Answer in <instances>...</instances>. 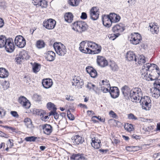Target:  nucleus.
I'll return each mask as SVG.
<instances>
[{
  "label": "nucleus",
  "instance_id": "1",
  "mask_svg": "<svg viewBox=\"0 0 160 160\" xmlns=\"http://www.w3.org/2000/svg\"><path fill=\"white\" fill-rule=\"evenodd\" d=\"M156 67V65L154 64H151L147 63L144 64L142 67V69L141 70V73L142 77L146 80L153 81L157 80L158 79L157 76L149 75L148 72H150L149 69H152V68Z\"/></svg>",
  "mask_w": 160,
  "mask_h": 160
},
{
  "label": "nucleus",
  "instance_id": "2",
  "mask_svg": "<svg viewBox=\"0 0 160 160\" xmlns=\"http://www.w3.org/2000/svg\"><path fill=\"white\" fill-rule=\"evenodd\" d=\"M142 97V93L140 88H135L131 90L130 98L132 102L138 103Z\"/></svg>",
  "mask_w": 160,
  "mask_h": 160
},
{
  "label": "nucleus",
  "instance_id": "3",
  "mask_svg": "<svg viewBox=\"0 0 160 160\" xmlns=\"http://www.w3.org/2000/svg\"><path fill=\"white\" fill-rule=\"evenodd\" d=\"M143 109L149 110L151 108V100L149 97L144 96L142 97L139 101Z\"/></svg>",
  "mask_w": 160,
  "mask_h": 160
},
{
  "label": "nucleus",
  "instance_id": "4",
  "mask_svg": "<svg viewBox=\"0 0 160 160\" xmlns=\"http://www.w3.org/2000/svg\"><path fill=\"white\" fill-rule=\"evenodd\" d=\"M53 47L57 54L59 56H63L67 52L66 47L60 42L54 43Z\"/></svg>",
  "mask_w": 160,
  "mask_h": 160
},
{
  "label": "nucleus",
  "instance_id": "5",
  "mask_svg": "<svg viewBox=\"0 0 160 160\" xmlns=\"http://www.w3.org/2000/svg\"><path fill=\"white\" fill-rule=\"evenodd\" d=\"M73 28L77 31L82 32L85 31L88 28V25L84 21H78L73 23Z\"/></svg>",
  "mask_w": 160,
  "mask_h": 160
},
{
  "label": "nucleus",
  "instance_id": "6",
  "mask_svg": "<svg viewBox=\"0 0 160 160\" xmlns=\"http://www.w3.org/2000/svg\"><path fill=\"white\" fill-rule=\"evenodd\" d=\"M141 40V36L139 33L134 32L131 34V37L130 40L131 43L134 45L138 44Z\"/></svg>",
  "mask_w": 160,
  "mask_h": 160
},
{
  "label": "nucleus",
  "instance_id": "7",
  "mask_svg": "<svg viewBox=\"0 0 160 160\" xmlns=\"http://www.w3.org/2000/svg\"><path fill=\"white\" fill-rule=\"evenodd\" d=\"M56 24V21L51 18L47 20H45L44 21L43 23V26L48 29H53L55 27Z\"/></svg>",
  "mask_w": 160,
  "mask_h": 160
},
{
  "label": "nucleus",
  "instance_id": "8",
  "mask_svg": "<svg viewBox=\"0 0 160 160\" xmlns=\"http://www.w3.org/2000/svg\"><path fill=\"white\" fill-rule=\"evenodd\" d=\"M16 45L19 48H22L26 45L25 39L21 36H18L16 37L15 40Z\"/></svg>",
  "mask_w": 160,
  "mask_h": 160
},
{
  "label": "nucleus",
  "instance_id": "9",
  "mask_svg": "<svg viewBox=\"0 0 160 160\" xmlns=\"http://www.w3.org/2000/svg\"><path fill=\"white\" fill-rule=\"evenodd\" d=\"M98 8L96 7H94L90 10V14L91 18L93 20L97 19L99 16V12Z\"/></svg>",
  "mask_w": 160,
  "mask_h": 160
},
{
  "label": "nucleus",
  "instance_id": "10",
  "mask_svg": "<svg viewBox=\"0 0 160 160\" xmlns=\"http://www.w3.org/2000/svg\"><path fill=\"white\" fill-rule=\"evenodd\" d=\"M29 58V56L28 54V52L25 50H23L20 52L19 56L17 57L16 61L20 63V62L22 61V60L24 59L27 60Z\"/></svg>",
  "mask_w": 160,
  "mask_h": 160
},
{
  "label": "nucleus",
  "instance_id": "11",
  "mask_svg": "<svg viewBox=\"0 0 160 160\" xmlns=\"http://www.w3.org/2000/svg\"><path fill=\"white\" fill-rule=\"evenodd\" d=\"M6 51L8 52H12L14 50V45L12 40L8 39L4 47Z\"/></svg>",
  "mask_w": 160,
  "mask_h": 160
},
{
  "label": "nucleus",
  "instance_id": "12",
  "mask_svg": "<svg viewBox=\"0 0 160 160\" xmlns=\"http://www.w3.org/2000/svg\"><path fill=\"white\" fill-rule=\"evenodd\" d=\"M19 103L25 108H29L30 106V103L28 100L24 96L20 97L18 99Z\"/></svg>",
  "mask_w": 160,
  "mask_h": 160
},
{
  "label": "nucleus",
  "instance_id": "13",
  "mask_svg": "<svg viewBox=\"0 0 160 160\" xmlns=\"http://www.w3.org/2000/svg\"><path fill=\"white\" fill-rule=\"evenodd\" d=\"M79 45V48L81 52L88 54L91 52V50L88 48L87 45V42H86L84 41L80 43Z\"/></svg>",
  "mask_w": 160,
  "mask_h": 160
},
{
  "label": "nucleus",
  "instance_id": "14",
  "mask_svg": "<svg viewBox=\"0 0 160 160\" xmlns=\"http://www.w3.org/2000/svg\"><path fill=\"white\" fill-rule=\"evenodd\" d=\"M97 62L98 65L101 67H104L108 65V62L106 58L103 57L98 56Z\"/></svg>",
  "mask_w": 160,
  "mask_h": 160
},
{
  "label": "nucleus",
  "instance_id": "15",
  "mask_svg": "<svg viewBox=\"0 0 160 160\" xmlns=\"http://www.w3.org/2000/svg\"><path fill=\"white\" fill-rule=\"evenodd\" d=\"M124 29V25L121 23L116 25L112 29L113 32L116 34H118L119 36L120 35V33L123 32Z\"/></svg>",
  "mask_w": 160,
  "mask_h": 160
},
{
  "label": "nucleus",
  "instance_id": "16",
  "mask_svg": "<svg viewBox=\"0 0 160 160\" xmlns=\"http://www.w3.org/2000/svg\"><path fill=\"white\" fill-rule=\"evenodd\" d=\"M109 92L111 97L113 98H117L119 95V90L116 87H113L110 88Z\"/></svg>",
  "mask_w": 160,
  "mask_h": 160
},
{
  "label": "nucleus",
  "instance_id": "17",
  "mask_svg": "<svg viewBox=\"0 0 160 160\" xmlns=\"http://www.w3.org/2000/svg\"><path fill=\"white\" fill-rule=\"evenodd\" d=\"M102 21L103 25L108 28L110 27L112 23L109 15L103 16L102 18Z\"/></svg>",
  "mask_w": 160,
  "mask_h": 160
},
{
  "label": "nucleus",
  "instance_id": "18",
  "mask_svg": "<svg viewBox=\"0 0 160 160\" xmlns=\"http://www.w3.org/2000/svg\"><path fill=\"white\" fill-rule=\"evenodd\" d=\"M83 141V138L81 136L78 135L72 137L71 138V142L74 145L81 144Z\"/></svg>",
  "mask_w": 160,
  "mask_h": 160
},
{
  "label": "nucleus",
  "instance_id": "19",
  "mask_svg": "<svg viewBox=\"0 0 160 160\" xmlns=\"http://www.w3.org/2000/svg\"><path fill=\"white\" fill-rule=\"evenodd\" d=\"M121 91L122 94L126 98L130 97L131 90H130L128 86L125 85L123 87L121 88Z\"/></svg>",
  "mask_w": 160,
  "mask_h": 160
},
{
  "label": "nucleus",
  "instance_id": "20",
  "mask_svg": "<svg viewBox=\"0 0 160 160\" xmlns=\"http://www.w3.org/2000/svg\"><path fill=\"white\" fill-rule=\"evenodd\" d=\"M91 144L92 147L96 149L100 148L102 145L101 140L97 137H94L92 138Z\"/></svg>",
  "mask_w": 160,
  "mask_h": 160
},
{
  "label": "nucleus",
  "instance_id": "21",
  "mask_svg": "<svg viewBox=\"0 0 160 160\" xmlns=\"http://www.w3.org/2000/svg\"><path fill=\"white\" fill-rule=\"evenodd\" d=\"M42 127L44 133L47 135L50 134L52 132V128L50 125L48 124L42 125Z\"/></svg>",
  "mask_w": 160,
  "mask_h": 160
},
{
  "label": "nucleus",
  "instance_id": "22",
  "mask_svg": "<svg viewBox=\"0 0 160 160\" xmlns=\"http://www.w3.org/2000/svg\"><path fill=\"white\" fill-rule=\"evenodd\" d=\"M42 84L44 88L48 89L51 87L53 82L51 79L47 78L42 80Z\"/></svg>",
  "mask_w": 160,
  "mask_h": 160
},
{
  "label": "nucleus",
  "instance_id": "23",
  "mask_svg": "<svg viewBox=\"0 0 160 160\" xmlns=\"http://www.w3.org/2000/svg\"><path fill=\"white\" fill-rule=\"evenodd\" d=\"M32 3L34 5L41 6L42 8H46L47 6V3L44 0H32Z\"/></svg>",
  "mask_w": 160,
  "mask_h": 160
},
{
  "label": "nucleus",
  "instance_id": "24",
  "mask_svg": "<svg viewBox=\"0 0 160 160\" xmlns=\"http://www.w3.org/2000/svg\"><path fill=\"white\" fill-rule=\"evenodd\" d=\"M150 72H148V75L151 76H157V77L160 76V72L159 68L156 65V67L152 68V69H149Z\"/></svg>",
  "mask_w": 160,
  "mask_h": 160
},
{
  "label": "nucleus",
  "instance_id": "25",
  "mask_svg": "<svg viewBox=\"0 0 160 160\" xmlns=\"http://www.w3.org/2000/svg\"><path fill=\"white\" fill-rule=\"evenodd\" d=\"M149 26L150 27V30L152 33L158 34V33L159 29L157 23H153V24L150 23Z\"/></svg>",
  "mask_w": 160,
  "mask_h": 160
},
{
  "label": "nucleus",
  "instance_id": "26",
  "mask_svg": "<svg viewBox=\"0 0 160 160\" xmlns=\"http://www.w3.org/2000/svg\"><path fill=\"white\" fill-rule=\"evenodd\" d=\"M126 58L129 61L134 60L136 62L137 61V56L133 52L129 51L127 52Z\"/></svg>",
  "mask_w": 160,
  "mask_h": 160
},
{
  "label": "nucleus",
  "instance_id": "27",
  "mask_svg": "<svg viewBox=\"0 0 160 160\" xmlns=\"http://www.w3.org/2000/svg\"><path fill=\"white\" fill-rule=\"evenodd\" d=\"M56 56L55 53L52 51H48L46 53V59L49 61H53Z\"/></svg>",
  "mask_w": 160,
  "mask_h": 160
},
{
  "label": "nucleus",
  "instance_id": "28",
  "mask_svg": "<svg viewBox=\"0 0 160 160\" xmlns=\"http://www.w3.org/2000/svg\"><path fill=\"white\" fill-rule=\"evenodd\" d=\"M109 16L112 21V22H118L120 19L119 16L113 13H110Z\"/></svg>",
  "mask_w": 160,
  "mask_h": 160
},
{
  "label": "nucleus",
  "instance_id": "29",
  "mask_svg": "<svg viewBox=\"0 0 160 160\" xmlns=\"http://www.w3.org/2000/svg\"><path fill=\"white\" fill-rule=\"evenodd\" d=\"M71 159L74 160H87L83 155L79 153L72 155L71 157Z\"/></svg>",
  "mask_w": 160,
  "mask_h": 160
},
{
  "label": "nucleus",
  "instance_id": "30",
  "mask_svg": "<svg viewBox=\"0 0 160 160\" xmlns=\"http://www.w3.org/2000/svg\"><path fill=\"white\" fill-rule=\"evenodd\" d=\"M73 16L72 13L70 12L66 13L65 14L64 18L65 21L68 23H71L73 20Z\"/></svg>",
  "mask_w": 160,
  "mask_h": 160
},
{
  "label": "nucleus",
  "instance_id": "31",
  "mask_svg": "<svg viewBox=\"0 0 160 160\" xmlns=\"http://www.w3.org/2000/svg\"><path fill=\"white\" fill-rule=\"evenodd\" d=\"M137 58V62L139 64L142 65L146 62V58L143 55H138Z\"/></svg>",
  "mask_w": 160,
  "mask_h": 160
},
{
  "label": "nucleus",
  "instance_id": "32",
  "mask_svg": "<svg viewBox=\"0 0 160 160\" xmlns=\"http://www.w3.org/2000/svg\"><path fill=\"white\" fill-rule=\"evenodd\" d=\"M9 75L8 72L5 68H0V78H7Z\"/></svg>",
  "mask_w": 160,
  "mask_h": 160
},
{
  "label": "nucleus",
  "instance_id": "33",
  "mask_svg": "<svg viewBox=\"0 0 160 160\" xmlns=\"http://www.w3.org/2000/svg\"><path fill=\"white\" fill-rule=\"evenodd\" d=\"M6 37L4 36H0V48L4 47L7 43V40Z\"/></svg>",
  "mask_w": 160,
  "mask_h": 160
},
{
  "label": "nucleus",
  "instance_id": "34",
  "mask_svg": "<svg viewBox=\"0 0 160 160\" xmlns=\"http://www.w3.org/2000/svg\"><path fill=\"white\" fill-rule=\"evenodd\" d=\"M79 79L80 78L79 77H75L72 80V85L77 86L78 88H81L80 86H81L82 85H80L81 82L79 80Z\"/></svg>",
  "mask_w": 160,
  "mask_h": 160
},
{
  "label": "nucleus",
  "instance_id": "35",
  "mask_svg": "<svg viewBox=\"0 0 160 160\" xmlns=\"http://www.w3.org/2000/svg\"><path fill=\"white\" fill-rule=\"evenodd\" d=\"M109 65L112 71L115 72L118 70V67L114 61H111L109 64Z\"/></svg>",
  "mask_w": 160,
  "mask_h": 160
},
{
  "label": "nucleus",
  "instance_id": "36",
  "mask_svg": "<svg viewBox=\"0 0 160 160\" xmlns=\"http://www.w3.org/2000/svg\"><path fill=\"white\" fill-rule=\"evenodd\" d=\"M32 71L33 72L37 73L40 70L41 66L40 64L36 63H34L32 66Z\"/></svg>",
  "mask_w": 160,
  "mask_h": 160
},
{
  "label": "nucleus",
  "instance_id": "37",
  "mask_svg": "<svg viewBox=\"0 0 160 160\" xmlns=\"http://www.w3.org/2000/svg\"><path fill=\"white\" fill-rule=\"evenodd\" d=\"M40 138L34 136H31L26 137L25 140L27 142H35V141H39Z\"/></svg>",
  "mask_w": 160,
  "mask_h": 160
},
{
  "label": "nucleus",
  "instance_id": "38",
  "mask_svg": "<svg viewBox=\"0 0 160 160\" xmlns=\"http://www.w3.org/2000/svg\"><path fill=\"white\" fill-rule=\"evenodd\" d=\"M87 45L88 48H89L92 49H94L98 48V44L93 42L87 41Z\"/></svg>",
  "mask_w": 160,
  "mask_h": 160
},
{
  "label": "nucleus",
  "instance_id": "39",
  "mask_svg": "<svg viewBox=\"0 0 160 160\" xmlns=\"http://www.w3.org/2000/svg\"><path fill=\"white\" fill-rule=\"evenodd\" d=\"M80 0H69L68 4L71 6L75 7L78 5Z\"/></svg>",
  "mask_w": 160,
  "mask_h": 160
},
{
  "label": "nucleus",
  "instance_id": "40",
  "mask_svg": "<svg viewBox=\"0 0 160 160\" xmlns=\"http://www.w3.org/2000/svg\"><path fill=\"white\" fill-rule=\"evenodd\" d=\"M102 48L101 46H99L98 45V48H95L94 50H92L91 52L89 53V54H98L99 53L101 50Z\"/></svg>",
  "mask_w": 160,
  "mask_h": 160
},
{
  "label": "nucleus",
  "instance_id": "41",
  "mask_svg": "<svg viewBox=\"0 0 160 160\" xmlns=\"http://www.w3.org/2000/svg\"><path fill=\"white\" fill-rule=\"evenodd\" d=\"M47 108L49 110L52 109L53 111H56L57 108L55 107V105L53 103L51 102L48 103L47 105Z\"/></svg>",
  "mask_w": 160,
  "mask_h": 160
},
{
  "label": "nucleus",
  "instance_id": "42",
  "mask_svg": "<svg viewBox=\"0 0 160 160\" xmlns=\"http://www.w3.org/2000/svg\"><path fill=\"white\" fill-rule=\"evenodd\" d=\"M124 128L126 131L129 132L132 131L133 129L132 125L129 123L125 124Z\"/></svg>",
  "mask_w": 160,
  "mask_h": 160
},
{
  "label": "nucleus",
  "instance_id": "43",
  "mask_svg": "<svg viewBox=\"0 0 160 160\" xmlns=\"http://www.w3.org/2000/svg\"><path fill=\"white\" fill-rule=\"evenodd\" d=\"M160 95V90L154 88L153 93L152 94L153 97L157 98Z\"/></svg>",
  "mask_w": 160,
  "mask_h": 160
},
{
  "label": "nucleus",
  "instance_id": "44",
  "mask_svg": "<svg viewBox=\"0 0 160 160\" xmlns=\"http://www.w3.org/2000/svg\"><path fill=\"white\" fill-rule=\"evenodd\" d=\"M101 85L102 86H105L106 88H109L111 87L109 81L107 79L102 80Z\"/></svg>",
  "mask_w": 160,
  "mask_h": 160
},
{
  "label": "nucleus",
  "instance_id": "45",
  "mask_svg": "<svg viewBox=\"0 0 160 160\" xmlns=\"http://www.w3.org/2000/svg\"><path fill=\"white\" fill-rule=\"evenodd\" d=\"M154 88L160 90V79H157L153 83Z\"/></svg>",
  "mask_w": 160,
  "mask_h": 160
},
{
  "label": "nucleus",
  "instance_id": "46",
  "mask_svg": "<svg viewBox=\"0 0 160 160\" xmlns=\"http://www.w3.org/2000/svg\"><path fill=\"white\" fill-rule=\"evenodd\" d=\"M45 43L43 41L39 40L37 42V46L39 48H43L45 46Z\"/></svg>",
  "mask_w": 160,
  "mask_h": 160
},
{
  "label": "nucleus",
  "instance_id": "47",
  "mask_svg": "<svg viewBox=\"0 0 160 160\" xmlns=\"http://www.w3.org/2000/svg\"><path fill=\"white\" fill-rule=\"evenodd\" d=\"M6 111L3 108L0 107V118H3L6 115Z\"/></svg>",
  "mask_w": 160,
  "mask_h": 160
},
{
  "label": "nucleus",
  "instance_id": "48",
  "mask_svg": "<svg viewBox=\"0 0 160 160\" xmlns=\"http://www.w3.org/2000/svg\"><path fill=\"white\" fill-rule=\"evenodd\" d=\"M119 36L118 34L115 33L114 34H109L108 36V37L110 40H113Z\"/></svg>",
  "mask_w": 160,
  "mask_h": 160
},
{
  "label": "nucleus",
  "instance_id": "49",
  "mask_svg": "<svg viewBox=\"0 0 160 160\" xmlns=\"http://www.w3.org/2000/svg\"><path fill=\"white\" fill-rule=\"evenodd\" d=\"M49 116L53 115L54 116V118L57 119L58 118L59 115L56 112V111H51L49 113Z\"/></svg>",
  "mask_w": 160,
  "mask_h": 160
},
{
  "label": "nucleus",
  "instance_id": "50",
  "mask_svg": "<svg viewBox=\"0 0 160 160\" xmlns=\"http://www.w3.org/2000/svg\"><path fill=\"white\" fill-rule=\"evenodd\" d=\"M42 121H46L49 118L48 116L45 115V114H42L41 113L40 115Z\"/></svg>",
  "mask_w": 160,
  "mask_h": 160
},
{
  "label": "nucleus",
  "instance_id": "51",
  "mask_svg": "<svg viewBox=\"0 0 160 160\" xmlns=\"http://www.w3.org/2000/svg\"><path fill=\"white\" fill-rule=\"evenodd\" d=\"M67 113L68 117L69 119L71 120H73L74 119V116L71 113L70 111H68Z\"/></svg>",
  "mask_w": 160,
  "mask_h": 160
},
{
  "label": "nucleus",
  "instance_id": "52",
  "mask_svg": "<svg viewBox=\"0 0 160 160\" xmlns=\"http://www.w3.org/2000/svg\"><path fill=\"white\" fill-rule=\"evenodd\" d=\"M101 90L104 93H106L109 92V88H106L105 86H102Z\"/></svg>",
  "mask_w": 160,
  "mask_h": 160
},
{
  "label": "nucleus",
  "instance_id": "53",
  "mask_svg": "<svg viewBox=\"0 0 160 160\" xmlns=\"http://www.w3.org/2000/svg\"><path fill=\"white\" fill-rule=\"evenodd\" d=\"M89 74L91 77L93 78H95L97 75L96 71L94 69H93Z\"/></svg>",
  "mask_w": 160,
  "mask_h": 160
},
{
  "label": "nucleus",
  "instance_id": "54",
  "mask_svg": "<svg viewBox=\"0 0 160 160\" xmlns=\"http://www.w3.org/2000/svg\"><path fill=\"white\" fill-rule=\"evenodd\" d=\"M25 124L28 128H32L33 127L31 120L29 121L28 122L25 123Z\"/></svg>",
  "mask_w": 160,
  "mask_h": 160
},
{
  "label": "nucleus",
  "instance_id": "55",
  "mask_svg": "<svg viewBox=\"0 0 160 160\" xmlns=\"http://www.w3.org/2000/svg\"><path fill=\"white\" fill-rule=\"evenodd\" d=\"M9 83L8 82L5 81L3 85V88L4 89H7L9 87Z\"/></svg>",
  "mask_w": 160,
  "mask_h": 160
},
{
  "label": "nucleus",
  "instance_id": "56",
  "mask_svg": "<svg viewBox=\"0 0 160 160\" xmlns=\"http://www.w3.org/2000/svg\"><path fill=\"white\" fill-rule=\"evenodd\" d=\"M35 100L37 101H39L41 99V97L40 96L37 94H35L33 96Z\"/></svg>",
  "mask_w": 160,
  "mask_h": 160
},
{
  "label": "nucleus",
  "instance_id": "57",
  "mask_svg": "<svg viewBox=\"0 0 160 160\" xmlns=\"http://www.w3.org/2000/svg\"><path fill=\"white\" fill-rule=\"evenodd\" d=\"M128 118L129 119L135 120L137 119V118L132 113H130L128 115Z\"/></svg>",
  "mask_w": 160,
  "mask_h": 160
},
{
  "label": "nucleus",
  "instance_id": "58",
  "mask_svg": "<svg viewBox=\"0 0 160 160\" xmlns=\"http://www.w3.org/2000/svg\"><path fill=\"white\" fill-rule=\"evenodd\" d=\"M109 114L111 117L115 118H117L118 117V116L113 111H111L109 112Z\"/></svg>",
  "mask_w": 160,
  "mask_h": 160
},
{
  "label": "nucleus",
  "instance_id": "59",
  "mask_svg": "<svg viewBox=\"0 0 160 160\" xmlns=\"http://www.w3.org/2000/svg\"><path fill=\"white\" fill-rule=\"evenodd\" d=\"M93 69L92 67L88 66L86 68V71L88 73L90 74Z\"/></svg>",
  "mask_w": 160,
  "mask_h": 160
},
{
  "label": "nucleus",
  "instance_id": "60",
  "mask_svg": "<svg viewBox=\"0 0 160 160\" xmlns=\"http://www.w3.org/2000/svg\"><path fill=\"white\" fill-rule=\"evenodd\" d=\"M87 16L86 13L83 12L82 13L81 15L80 18L81 19H85L87 18Z\"/></svg>",
  "mask_w": 160,
  "mask_h": 160
},
{
  "label": "nucleus",
  "instance_id": "61",
  "mask_svg": "<svg viewBox=\"0 0 160 160\" xmlns=\"http://www.w3.org/2000/svg\"><path fill=\"white\" fill-rule=\"evenodd\" d=\"M132 137L133 138L135 139L136 140L140 139L141 138V136H140L137 135L135 134H133Z\"/></svg>",
  "mask_w": 160,
  "mask_h": 160
},
{
  "label": "nucleus",
  "instance_id": "62",
  "mask_svg": "<svg viewBox=\"0 0 160 160\" xmlns=\"http://www.w3.org/2000/svg\"><path fill=\"white\" fill-rule=\"evenodd\" d=\"M66 99L69 101H73L74 100L73 97L68 95H66Z\"/></svg>",
  "mask_w": 160,
  "mask_h": 160
},
{
  "label": "nucleus",
  "instance_id": "63",
  "mask_svg": "<svg viewBox=\"0 0 160 160\" xmlns=\"http://www.w3.org/2000/svg\"><path fill=\"white\" fill-rule=\"evenodd\" d=\"M11 115L14 117H18V115L17 112L16 111H12L11 112Z\"/></svg>",
  "mask_w": 160,
  "mask_h": 160
},
{
  "label": "nucleus",
  "instance_id": "64",
  "mask_svg": "<svg viewBox=\"0 0 160 160\" xmlns=\"http://www.w3.org/2000/svg\"><path fill=\"white\" fill-rule=\"evenodd\" d=\"M135 2V0H128V3L129 4V5L132 6L134 4Z\"/></svg>",
  "mask_w": 160,
  "mask_h": 160
}]
</instances>
